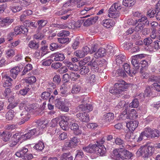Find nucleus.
<instances>
[{
    "label": "nucleus",
    "mask_w": 160,
    "mask_h": 160,
    "mask_svg": "<svg viewBox=\"0 0 160 160\" xmlns=\"http://www.w3.org/2000/svg\"><path fill=\"white\" fill-rule=\"evenodd\" d=\"M113 21L110 19H106L102 21V24L103 26L107 28H109L113 24Z\"/></svg>",
    "instance_id": "a878e982"
},
{
    "label": "nucleus",
    "mask_w": 160,
    "mask_h": 160,
    "mask_svg": "<svg viewBox=\"0 0 160 160\" xmlns=\"http://www.w3.org/2000/svg\"><path fill=\"white\" fill-rule=\"evenodd\" d=\"M2 136L4 137L3 141L7 142L9 140L12 135L11 133L7 131H4L2 133Z\"/></svg>",
    "instance_id": "c9c22d12"
},
{
    "label": "nucleus",
    "mask_w": 160,
    "mask_h": 160,
    "mask_svg": "<svg viewBox=\"0 0 160 160\" xmlns=\"http://www.w3.org/2000/svg\"><path fill=\"white\" fill-rule=\"evenodd\" d=\"M125 150V149L122 148L114 150L112 154V158L117 160H119L121 159L124 160Z\"/></svg>",
    "instance_id": "423d86ee"
},
{
    "label": "nucleus",
    "mask_w": 160,
    "mask_h": 160,
    "mask_svg": "<svg viewBox=\"0 0 160 160\" xmlns=\"http://www.w3.org/2000/svg\"><path fill=\"white\" fill-rule=\"evenodd\" d=\"M24 110H23L22 113L20 114V115L22 117L23 119H25L26 118H30V112L31 108H28V107L24 108Z\"/></svg>",
    "instance_id": "f3484780"
},
{
    "label": "nucleus",
    "mask_w": 160,
    "mask_h": 160,
    "mask_svg": "<svg viewBox=\"0 0 160 160\" xmlns=\"http://www.w3.org/2000/svg\"><path fill=\"white\" fill-rule=\"evenodd\" d=\"M81 90V87L78 85H75L72 86L71 90V92L73 94L78 93Z\"/></svg>",
    "instance_id": "473e14b6"
},
{
    "label": "nucleus",
    "mask_w": 160,
    "mask_h": 160,
    "mask_svg": "<svg viewBox=\"0 0 160 160\" xmlns=\"http://www.w3.org/2000/svg\"><path fill=\"white\" fill-rule=\"evenodd\" d=\"M15 112L13 110H10L6 114V117L8 120H12L14 116Z\"/></svg>",
    "instance_id": "72a5a7b5"
},
{
    "label": "nucleus",
    "mask_w": 160,
    "mask_h": 160,
    "mask_svg": "<svg viewBox=\"0 0 160 160\" xmlns=\"http://www.w3.org/2000/svg\"><path fill=\"white\" fill-rule=\"evenodd\" d=\"M76 116L82 122H88L89 121V115L86 112L78 113Z\"/></svg>",
    "instance_id": "1a4fd4ad"
},
{
    "label": "nucleus",
    "mask_w": 160,
    "mask_h": 160,
    "mask_svg": "<svg viewBox=\"0 0 160 160\" xmlns=\"http://www.w3.org/2000/svg\"><path fill=\"white\" fill-rule=\"evenodd\" d=\"M47 22H48L47 21L43 20L38 21V28L40 29H41L42 27H44L46 25Z\"/></svg>",
    "instance_id": "de8ad7c7"
},
{
    "label": "nucleus",
    "mask_w": 160,
    "mask_h": 160,
    "mask_svg": "<svg viewBox=\"0 0 160 160\" xmlns=\"http://www.w3.org/2000/svg\"><path fill=\"white\" fill-rule=\"evenodd\" d=\"M98 48V44L97 42H94L92 44L91 48V54H92L96 52Z\"/></svg>",
    "instance_id": "13d9d810"
},
{
    "label": "nucleus",
    "mask_w": 160,
    "mask_h": 160,
    "mask_svg": "<svg viewBox=\"0 0 160 160\" xmlns=\"http://www.w3.org/2000/svg\"><path fill=\"white\" fill-rule=\"evenodd\" d=\"M28 47L33 49L36 50L39 48V42H37L34 40L30 41L28 44Z\"/></svg>",
    "instance_id": "dca6fc26"
},
{
    "label": "nucleus",
    "mask_w": 160,
    "mask_h": 160,
    "mask_svg": "<svg viewBox=\"0 0 160 160\" xmlns=\"http://www.w3.org/2000/svg\"><path fill=\"white\" fill-rule=\"evenodd\" d=\"M74 55L78 57L82 58L84 57L86 55L82 50L77 51L74 53Z\"/></svg>",
    "instance_id": "8fccbe9b"
},
{
    "label": "nucleus",
    "mask_w": 160,
    "mask_h": 160,
    "mask_svg": "<svg viewBox=\"0 0 160 160\" xmlns=\"http://www.w3.org/2000/svg\"><path fill=\"white\" fill-rule=\"evenodd\" d=\"M62 65L61 63L59 62H55L52 63L51 67L54 69H57L60 67Z\"/></svg>",
    "instance_id": "69168bd1"
},
{
    "label": "nucleus",
    "mask_w": 160,
    "mask_h": 160,
    "mask_svg": "<svg viewBox=\"0 0 160 160\" xmlns=\"http://www.w3.org/2000/svg\"><path fill=\"white\" fill-rule=\"evenodd\" d=\"M121 9L120 3H116L112 5L109 9V13L108 16L109 17L115 18L119 16L118 12Z\"/></svg>",
    "instance_id": "7ed1b4c3"
},
{
    "label": "nucleus",
    "mask_w": 160,
    "mask_h": 160,
    "mask_svg": "<svg viewBox=\"0 0 160 160\" xmlns=\"http://www.w3.org/2000/svg\"><path fill=\"white\" fill-rule=\"evenodd\" d=\"M79 107L81 110L88 112L92 111L93 109L92 106L89 104H86L84 105H80Z\"/></svg>",
    "instance_id": "412c9836"
},
{
    "label": "nucleus",
    "mask_w": 160,
    "mask_h": 160,
    "mask_svg": "<svg viewBox=\"0 0 160 160\" xmlns=\"http://www.w3.org/2000/svg\"><path fill=\"white\" fill-rule=\"evenodd\" d=\"M15 50L13 49H9L7 52L6 54L8 58L12 57L15 54Z\"/></svg>",
    "instance_id": "49530a36"
},
{
    "label": "nucleus",
    "mask_w": 160,
    "mask_h": 160,
    "mask_svg": "<svg viewBox=\"0 0 160 160\" xmlns=\"http://www.w3.org/2000/svg\"><path fill=\"white\" fill-rule=\"evenodd\" d=\"M117 74L120 76L123 77H126L127 75L126 72H124L123 70L118 69L117 72Z\"/></svg>",
    "instance_id": "0e129e2a"
},
{
    "label": "nucleus",
    "mask_w": 160,
    "mask_h": 160,
    "mask_svg": "<svg viewBox=\"0 0 160 160\" xmlns=\"http://www.w3.org/2000/svg\"><path fill=\"white\" fill-rule=\"evenodd\" d=\"M115 142L116 144L119 146L120 147L119 148H125V142L120 138H116Z\"/></svg>",
    "instance_id": "5701e85b"
},
{
    "label": "nucleus",
    "mask_w": 160,
    "mask_h": 160,
    "mask_svg": "<svg viewBox=\"0 0 160 160\" xmlns=\"http://www.w3.org/2000/svg\"><path fill=\"white\" fill-rule=\"evenodd\" d=\"M34 147L37 150L41 151L44 148V145L42 142L40 141L36 144Z\"/></svg>",
    "instance_id": "58836bf2"
},
{
    "label": "nucleus",
    "mask_w": 160,
    "mask_h": 160,
    "mask_svg": "<svg viewBox=\"0 0 160 160\" xmlns=\"http://www.w3.org/2000/svg\"><path fill=\"white\" fill-rule=\"evenodd\" d=\"M125 151V152H124L125 153V156H124V160L125 159H130L131 158V157L132 156V153L126 149Z\"/></svg>",
    "instance_id": "4d7b16f0"
},
{
    "label": "nucleus",
    "mask_w": 160,
    "mask_h": 160,
    "mask_svg": "<svg viewBox=\"0 0 160 160\" xmlns=\"http://www.w3.org/2000/svg\"><path fill=\"white\" fill-rule=\"evenodd\" d=\"M72 120V118L71 117L63 116L62 117V120L59 122V125L62 129L66 131L68 129L69 122Z\"/></svg>",
    "instance_id": "39448f33"
},
{
    "label": "nucleus",
    "mask_w": 160,
    "mask_h": 160,
    "mask_svg": "<svg viewBox=\"0 0 160 160\" xmlns=\"http://www.w3.org/2000/svg\"><path fill=\"white\" fill-rule=\"evenodd\" d=\"M24 80L26 83L32 84L36 82V79L35 76H32L26 78Z\"/></svg>",
    "instance_id": "f704fd0d"
},
{
    "label": "nucleus",
    "mask_w": 160,
    "mask_h": 160,
    "mask_svg": "<svg viewBox=\"0 0 160 160\" xmlns=\"http://www.w3.org/2000/svg\"><path fill=\"white\" fill-rule=\"evenodd\" d=\"M36 129H34L29 130L28 132L24 135L20 136L19 133H17L14 134V137L18 140L22 139V141L29 139L36 133Z\"/></svg>",
    "instance_id": "20e7f679"
},
{
    "label": "nucleus",
    "mask_w": 160,
    "mask_h": 160,
    "mask_svg": "<svg viewBox=\"0 0 160 160\" xmlns=\"http://www.w3.org/2000/svg\"><path fill=\"white\" fill-rule=\"evenodd\" d=\"M69 32L68 31L65 30H62L59 32L57 34L58 37H65L69 35Z\"/></svg>",
    "instance_id": "09e8293b"
},
{
    "label": "nucleus",
    "mask_w": 160,
    "mask_h": 160,
    "mask_svg": "<svg viewBox=\"0 0 160 160\" xmlns=\"http://www.w3.org/2000/svg\"><path fill=\"white\" fill-rule=\"evenodd\" d=\"M153 90L152 87L147 86L145 90V96L146 97H149L152 94V90Z\"/></svg>",
    "instance_id": "2f4dec72"
},
{
    "label": "nucleus",
    "mask_w": 160,
    "mask_h": 160,
    "mask_svg": "<svg viewBox=\"0 0 160 160\" xmlns=\"http://www.w3.org/2000/svg\"><path fill=\"white\" fill-rule=\"evenodd\" d=\"M138 116L137 113L136 111L134 109H132L130 111L129 113V116L130 119H131L132 118H136Z\"/></svg>",
    "instance_id": "6e6d98bb"
},
{
    "label": "nucleus",
    "mask_w": 160,
    "mask_h": 160,
    "mask_svg": "<svg viewBox=\"0 0 160 160\" xmlns=\"http://www.w3.org/2000/svg\"><path fill=\"white\" fill-rule=\"evenodd\" d=\"M89 69L88 66L83 65L80 67L79 71L80 74L82 75H85L89 72Z\"/></svg>",
    "instance_id": "aec40b11"
},
{
    "label": "nucleus",
    "mask_w": 160,
    "mask_h": 160,
    "mask_svg": "<svg viewBox=\"0 0 160 160\" xmlns=\"http://www.w3.org/2000/svg\"><path fill=\"white\" fill-rule=\"evenodd\" d=\"M128 87V85L126 82L120 80L118 81L117 83L115 84L113 88L110 89V92L113 94L120 93L126 91Z\"/></svg>",
    "instance_id": "f03ea898"
},
{
    "label": "nucleus",
    "mask_w": 160,
    "mask_h": 160,
    "mask_svg": "<svg viewBox=\"0 0 160 160\" xmlns=\"http://www.w3.org/2000/svg\"><path fill=\"white\" fill-rule=\"evenodd\" d=\"M10 9L12 12L14 13H16L21 11L22 9V7L20 5H12L10 7Z\"/></svg>",
    "instance_id": "c756f323"
},
{
    "label": "nucleus",
    "mask_w": 160,
    "mask_h": 160,
    "mask_svg": "<svg viewBox=\"0 0 160 160\" xmlns=\"http://www.w3.org/2000/svg\"><path fill=\"white\" fill-rule=\"evenodd\" d=\"M59 48V46L56 43H52L50 45V49L52 51L56 50Z\"/></svg>",
    "instance_id": "864d4df0"
},
{
    "label": "nucleus",
    "mask_w": 160,
    "mask_h": 160,
    "mask_svg": "<svg viewBox=\"0 0 160 160\" xmlns=\"http://www.w3.org/2000/svg\"><path fill=\"white\" fill-rule=\"evenodd\" d=\"M106 53V51L105 48H100L98 51L94 54V57L96 58L104 56Z\"/></svg>",
    "instance_id": "2eb2a0df"
},
{
    "label": "nucleus",
    "mask_w": 160,
    "mask_h": 160,
    "mask_svg": "<svg viewBox=\"0 0 160 160\" xmlns=\"http://www.w3.org/2000/svg\"><path fill=\"white\" fill-rule=\"evenodd\" d=\"M13 21V20L9 19L8 17L0 18V22L1 26H4V24L6 23H10Z\"/></svg>",
    "instance_id": "b1692460"
},
{
    "label": "nucleus",
    "mask_w": 160,
    "mask_h": 160,
    "mask_svg": "<svg viewBox=\"0 0 160 160\" xmlns=\"http://www.w3.org/2000/svg\"><path fill=\"white\" fill-rule=\"evenodd\" d=\"M80 77V75L77 73L72 72L70 73V77L72 80L75 81Z\"/></svg>",
    "instance_id": "c03bdc74"
},
{
    "label": "nucleus",
    "mask_w": 160,
    "mask_h": 160,
    "mask_svg": "<svg viewBox=\"0 0 160 160\" xmlns=\"http://www.w3.org/2000/svg\"><path fill=\"white\" fill-rule=\"evenodd\" d=\"M58 95L62 96H66V91L65 88L61 86L58 91Z\"/></svg>",
    "instance_id": "3c124183"
},
{
    "label": "nucleus",
    "mask_w": 160,
    "mask_h": 160,
    "mask_svg": "<svg viewBox=\"0 0 160 160\" xmlns=\"http://www.w3.org/2000/svg\"><path fill=\"white\" fill-rule=\"evenodd\" d=\"M125 59V56L122 54H120L117 56L116 58V61L117 64L118 65L122 64Z\"/></svg>",
    "instance_id": "cd10ccee"
},
{
    "label": "nucleus",
    "mask_w": 160,
    "mask_h": 160,
    "mask_svg": "<svg viewBox=\"0 0 160 160\" xmlns=\"http://www.w3.org/2000/svg\"><path fill=\"white\" fill-rule=\"evenodd\" d=\"M87 65L90 67L92 70L93 72L98 71V63L95 61L92 60L88 63Z\"/></svg>",
    "instance_id": "4468645a"
},
{
    "label": "nucleus",
    "mask_w": 160,
    "mask_h": 160,
    "mask_svg": "<svg viewBox=\"0 0 160 160\" xmlns=\"http://www.w3.org/2000/svg\"><path fill=\"white\" fill-rule=\"evenodd\" d=\"M151 133L150 138L158 137L160 136V133L159 132V131L157 129L152 130Z\"/></svg>",
    "instance_id": "37998d69"
},
{
    "label": "nucleus",
    "mask_w": 160,
    "mask_h": 160,
    "mask_svg": "<svg viewBox=\"0 0 160 160\" xmlns=\"http://www.w3.org/2000/svg\"><path fill=\"white\" fill-rule=\"evenodd\" d=\"M32 68V65L31 64H28L25 66L24 69L22 72V75H23L25 74L31 70Z\"/></svg>",
    "instance_id": "4c0bfd02"
},
{
    "label": "nucleus",
    "mask_w": 160,
    "mask_h": 160,
    "mask_svg": "<svg viewBox=\"0 0 160 160\" xmlns=\"http://www.w3.org/2000/svg\"><path fill=\"white\" fill-rule=\"evenodd\" d=\"M104 117L106 121L110 122L113 120L114 116L112 113L109 112L105 114Z\"/></svg>",
    "instance_id": "c85d7f7f"
},
{
    "label": "nucleus",
    "mask_w": 160,
    "mask_h": 160,
    "mask_svg": "<svg viewBox=\"0 0 160 160\" xmlns=\"http://www.w3.org/2000/svg\"><path fill=\"white\" fill-rule=\"evenodd\" d=\"M155 148L152 146L148 144L142 146L136 152L138 157L142 156L143 158H148L151 155L154 151Z\"/></svg>",
    "instance_id": "f257e3e1"
},
{
    "label": "nucleus",
    "mask_w": 160,
    "mask_h": 160,
    "mask_svg": "<svg viewBox=\"0 0 160 160\" xmlns=\"http://www.w3.org/2000/svg\"><path fill=\"white\" fill-rule=\"evenodd\" d=\"M120 118L123 120H126V119H130V117L127 113L126 111H123L120 115Z\"/></svg>",
    "instance_id": "bf43d9fd"
},
{
    "label": "nucleus",
    "mask_w": 160,
    "mask_h": 160,
    "mask_svg": "<svg viewBox=\"0 0 160 160\" xmlns=\"http://www.w3.org/2000/svg\"><path fill=\"white\" fill-rule=\"evenodd\" d=\"M139 104V102L138 99L135 98L130 103L129 106L131 108H136L138 106Z\"/></svg>",
    "instance_id": "ea45409f"
},
{
    "label": "nucleus",
    "mask_w": 160,
    "mask_h": 160,
    "mask_svg": "<svg viewBox=\"0 0 160 160\" xmlns=\"http://www.w3.org/2000/svg\"><path fill=\"white\" fill-rule=\"evenodd\" d=\"M122 3L125 6L130 7L135 4V0H123Z\"/></svg>",
    "instance_id": "bb28decb"
},
{
    "label": "nucleus",
    "mask_w": 160,
    "mask_h": 160,
    "mask_svg": "<svg viewBox=\"0 0 160 160\" xmlns=\"http://www.w3.org/2000/svg\"><path fill=\"white\" fill-rule=\"evenodd\" d=\"M52 56L54 57V59L55 61H62L65 58L64 56L63 53L59 52L53 54Z\"/></svg>",
    "instance_id": "6ab92c4d"
},
{
    "label": "nucleus",
    "mask_w": 160,
    "mask_h": 160,
    "mask_svg": "<svg viewBox=\"0 0 160 160\" xmlns=\"http://www.w3.org/2000/svg\"><path fill=\"white\" fill-rule=\"evenodd\" d=\"M152 40L151 38L150 37L147 38L143 40V43L144 45L148 46L152 44Z\"/></svg>",
    "instance_id": "603ef678"
},
{
    "label": "nucleus",
    "mask_w": 160,
    "mask_h": 160,
    "mask_svg": "<svg viewBox=\"0 0 160 160\" xmlns=\"http://www.w3.org/2000/svg\"><path fill=\"white\" fill-rule=\"evenodd\" d=\"M135 136L132 133L128 132L125 135V139L127 141L132 142L135 139Z\"/></svg>",
    "instance_id": "7c9ffc66"
},
{
    "label": "nucleus",
    "mask_w": 160,
    "mask_h": 160,
    "mask_svg": "<svg viewBox=\"0 0 160 160\" xmlns=\"http://www.w3.org/2000/svg\"><path fill=\"white\" fill-rule=\"evenodd\" d=\"M106 152V148L104 146L100 145V146H97L95 153L98 155L103 156L105 154Z\"/></svg>",
    "instance_id": "a211bd4d"
},
{
    "label": "nucleus",
    "mask_w": 160,
    "mask_h": 160,
    "mask_svg": "<svg viewBox=\"0 0 160 160\" xmlns=\"http://www.w3.org/2000/svg\"><path fill=\"white\" fill-rule=\"evenodd\" d=\"M72 120L69 122V127L71 130H73L74 133L76 135L81 133V131L79 129L78 125L75 123V120L72 118Z\"/></svg>",
    "instance_id": "0eeeda50"
},
{
    "label": "nucleus",
    "mask_w": 160,
    "mask_h": 160,
    "mask_svg": "<svg viewBox=\"0 0 160 160\" xmlns=\"http://www.w3.org/2000/svg\"><path fill=\"white\" fill-rule=\"evenodd\" d=\"M68 69L74 71H77L78 70V66L74 63H72L70 62H69L66 63Z\"/></svg>",
    "instance_id": "393cba45"
},
{
    "label": "nucleus",
    "mask_w": 160,
    "mask_h": 160,
    "mask_svg": "<svg viewBox=\"0 0 160 160\" xmlns=\"http://www.w3.org/2000/svg\"><path fill=\"white\" fill-rule=\"evenodd\" d=\"M3 78L5 81V82L3 83V86L4 87H8L12 85L11 81H12V79L9 76L5 75L3 76Z\"/></svg>",
    "instance_id": "4be33fe9"
},
{
    "label": "nucleus",
    "mask_w": 160,
    "mask_h": 160,
    "mask_svg": "<svg viewBox=\"0 0 160 160\" xmlns=\"http://www.w3.org/2000/svg\"><path fill=\"white\" fill-rule=\"evenodd\" d=\"M90 153H95L97 148L96 144H90Z\"/></svg>",
    "instance_id": "338daca9"
},
{
    "label": "nucleus",
    "mask_w": 160,
    "mask_h": 160,
    "mask_svg": "<svg viewBox=\"0 0 160 160\" xmlns=\"http://www.w3.org/2000/svg\"><path fill=\"white\" fill-rule=\"evenodd\" d=\"M144 25L142 23H139L135 28V31L139 32L142 31L144 27Z\"/></svg>",
    "instance_id": "e2e57ef3"
},
{
    "label": "nucleus",
    "mask_w": 160,
    "mask_h": 160,
    "mask_svg": "<svg viewBox=\"0 0 160 160\" xmlns=\"http://www.w3.org/2000/svg\"><path fill=\"white\" fill-rule=\"evenodd\" d=\"M28 151V150L27 148L24 147H23L18 151L16 152L15 154L17 157H22L24 158L27 154Z\"/></svg>",
    "instance_id": "ddd939ff"
},
{
    "label": "nucleus",
    "mask_w": 160,
    "mask_h": 160,
    "mask_svg": "<svg viewBox=\"0 0 160 160\" xmlns=\"http://www.w3.org/2000/svg\"><path fill=\"white\" fill-rule=\"evenodd\" d=\"M97 63L98 66H99L100 67H101L103 66H105L107 63L105 59L102 58L98 60Z\"/></svg>",
    "instance_id": "052dcab7"
},
{
    "label": "nucleus",
    "mask_w": 160,
    "mask_h": 160,
    "mask_svg": "<svg viewBox=\"0 0 160 160\" xmlns=\"http://www.w3.org/2000/svg\"><path fill=\"white\" fill-rule=\"evenodd\" d=\"M53 81L57 84H59L61 81L60 76L59 75H55L53 77Z\"/></svg>",
    "instance_id": "5fc2aeb1"
},
{
    "label": "nucleus",
    "mask_w": 160,
    "mask_h": 160,
    "mask_svg": "<svg viewBox=\"0 0 160 160\" xmlns=\"http://www.w3.org/2000/svg\"><path fill=\"white\" fill-rule=\"evenodd\" d=\"M78 142L77 138L74 137L71 139V140L65 143V146L67 147L72 148L76 146Z\"/></svg>",
    "instance_id": "9d476101"
},
{
    "label": "nucleus",
    "mask_w": 160,
    "mask_h": 160,
    "mask_svg": "<svg viewBox=\"0 0 160 160\" xmlns=\"http://www.w3.org/2000/svg\"><path fill=\"white\" fill-rule=\"evenodd\" d=\"M58 41L62 44H67L70 42L69 38L67 37L58 38Z\"/></svg>",
    "instance_id": "a18cd8bd"
},
{
    "label": "nucleus",
    "mask_w": 160,
    "mask_h": 160,
    "mask_svg": "<svg viewBox=\"0 0 160 160\" xmlns=\"http://www.w3.org/2000/svg\"><path fill=\"white\" fill-rule=\"evenodd\" d=\"M138 121H132L127 123L126 126L130 130L133 131L138 127Z\"/></svg>",
    "instance_id": "f8f14e48"
},
{
    "label": "nucleus",
    "mask_w": 160,
    "mask_h": 160,
    "mask_svg": "<svg viewBox=\"0 0 160 160\" xmlns=\"http://www.w3.org/2000/svg\"><path fill=\"white\" fill-rule=\"evenodd\" d=\"M98 18V17L97 16L88 18L84 22L83 25L86 27H88L93 24L96 22Z\"/></svg>",
    "instance_id": "9b49d317"
},
{
    "label": "nucleus",
    "mask_w": 160,
    "mask_h": 160,
    "mask_svg": "<svg viewBox=\"0 0 160 160\" xmlns=\"http://www.w3.org/2000/svg\"><path fill=\"white\" fill-rule=\"evenodd\" d=\"M135 57L132 56V58L131 62L132 65L134 67H135V66L139 65V62L138 59L136 58Z\"/></svg>",
    "instance_id": "774afa93"
},
{
    "label": "nucleus",
    "mask_w": 160,
    "mask_h": 160,
    "mask_svg": "<svg viewBox=\"0 0 160 160\" xmlns=\"http://www.w3.org/2000/svg\"><path fill=\"white\" fill-rule=\"evenodd\" d=\"M21 71V69L18 66L13 67L10 70V76L14 79H15Z\"/></svg>",
    "instance_id": "6e6552de"
},
{
    "label": "nucleus",
    "mask_w": 160,
    "mask_h": 160,
    "mask_svg": "<svg viewBox=\"0 0 160 160\" xmlns=\"http://www.w3.org/2000/svg\"><path fill=\"white\" fill-rule=\"evenodd\" d=\"M55 103L56 107L58 109H60L63 106L64 102L61 100L56 99L55 101Z\"/></svg>",
    "instance_id": "79ce46f5"
},
{
    "label": "nucleus",
    "mask_w": 160,
    "mask_h": 160,
    "mask_svg": "<svg viewBox=\"0 0 160 160\" xmlns=\"http://www.w3.org/2000/svg\"><path fill=\"white\" fill-rule=\"evenodd\" d=\"M152 131V129L151 128H145L144 131L142 132L143 133L145 136L150 139Z\"/></svg>",
    "instance_id": "a19ab883"
},
{
    "label": "nucleus",
    "mask_w": 160,
    "mask_h": 160,
    "mask_svg": "<svg viewBox=\"0 0 160 160\" xmlns=\"http://www.w3.org/2000/svg\"><path fill=\"white\" fill-rule=\"evenodd\" d=\"M124 70L130 76H132V72L130 70V65L127 63H125L123 66Z\"/></svg>",
    "instance_id": "e433bc0d"
},
{
    "label": "nucleus",
    "mask_w": 160,
    "mask_h": 160,
    "mask_svg": "<svg viewBox=\"0 0 160 160\" xmlns=\"http://www.w3.org/2000/svg\"><path fill=\"white\" fill-rule=\"evenodd\" d=\"M50 96V93L48 92H45L42 93L41 97L43 99L46 100Z\"/></svg>",
    "instance_id": "680f3d73"
}]
</instances>
